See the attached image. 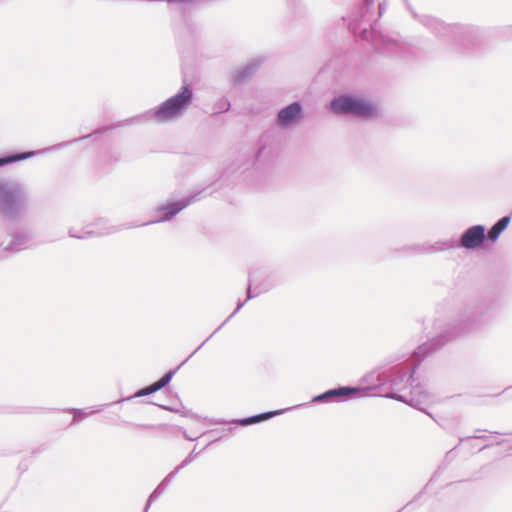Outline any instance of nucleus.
<instances>
[{"instance_id":"1","label":"nucleus","mask_w":512,"mask_h":512,"mask_svg":"<svg viewBox=\"0 0 512 512\" xmlns=\"http://www.w3.org/2000/svg\"><path fill=\"white\" fill-rule=\"evenodd\" d=\"M507 295L506 284L495 282L480 296L470 299L456 319L444 325L436 322L435 327L439 331L415 348L409 364L400 363L385 370L386 391L380 393V397L406 403L432 417L422 406L428 401L429 393L415 376L416 370L425 358L448 343L490 326L504 308Z\"/></svg>"},{"instance_id":"8","label":"nucleus","mask_w":512,"mask_h":512,"mask_svg":"<svg viewBox=\"0 0 512 512\" xmlns=\"http://www.w3.org/2000/svg\"><path fill=\"white\" fill-rule=\"evenodd\" d=\"M387 379L385 378V370L382 372L372 371L365 375L358 388H362L363 398L368 396H380V393L386 391Z\"/></svg>"},{"instance_id":"12","label":"nucleus","mask_w":512,"mask_h":512,"mask_svg":"<svg viewBox=\"0 0 512 512\" xmlns=\"http://www.w3.org/2000/svg\"><path fill=\"white\" fill-rule=\"evenodd\" d=\"M172 375H173V372H168L166 373L160 380H158L157 382L139 390L135 396L137 397H141V396H146V395H149V394H152L160 389H162L164 386H166L172 379Z\"/></svg>"},{"instance_id":"16","label":"nucleus","mask_w":512,"mask_h":512,"mask_svg":"<svg viewBox=\"0 0 512 512\" xmlns=\"http://www.w3.org/2000/svg\"><path fill=\"white\" fill-rule=\"evenodd\" d=\"M274 414H275L274 412H268V413L259 414V415L253 416V417L245 418V419L241 420L240 423L242 425H250V424H253V423H258L260 421L269 419Z\"/></svg>"},{"instance_id":"24","label":"nucleus","mask_w":512,"mask_h":512,"mask_svg":"<svg viewBox=\"0 0 512 512\" xmlns=\"http://www.w3.org/2000/svg\"><path fill=\"white\" fill-rule=\"evenodd\" d=\"M505 440H499L496 442L497 445H501Z\"/></svg>"},{"instance_id":"6","label":"nucleus","mask_w":512,"mask_h":512,"mask_svg":"<svg viewBox=\"0 0 512 512\" xmlns=\"http://www.w3.org/2000/svg\"><path fill=\"white\" fill-rule=\"evenodd\" d=\"M487 244L486 227L482 224H476L465 229L460 238L455 240L456 249L464 248L469 251H476Z\"/></svg>"},{"instance_id":"7","label":"nucleus","mask_w":512,"mask_h":512,"mask_svg":"<svg viewBox=\"0 0 512 512\" xmlns=\"http://www.w3.org/2000/svg\"><path fill=\"white\" fill-rule=\"evenodd\" d=\"M362 388L354 385H338L322 392V403H344L363 398Z\"/></svg>"},{"instance_id":"5","label":"nucleus","mask_w":512,"mask_h":512,"mask_svg":"<svg viewBox=\"0 0 512 512\" xmlns=\"http://www.w3.org/2000/svg\"><path fill=\"white\" fill-rule=\"evenodd\" d=\"M193 94L189 87L185 86L177 95L167 99L155 112L154 118L158 122L171 120L187 107L192 100Z\"/></svg>"},{"instance_id":"15","label":"nucleus","mask_w":512,"mask_h":512,"mask_svg":"<svg viewBox=\"0 0 512 512\" xmlns=\"http://www.w3.org/2000/svg\"><path fill=\"white\" fill-rule=\"evenodd\" d=\"M33 155H34V152H25V153H19V154H15L12 156L0 158V166H2L4 164L15 162V161L24 160Z\"/></svg>"},{"instance_id":"25","label":"nucleus","mask_w":512,"mask_h":512,"mask_svg":"<svg viewBox=\"0 0 512 512\" xmlns=\"http://www.w3.org/2000/svg\"><path fill=\"white\" fill-rule=\"evenodd\" d=\"M319 399H320V396H316V397H314V401H317V400H319Z\"/></svg>"},{"instance_id":"22","label":"nucleus","mask_w":512,"mask_h":512,"mask_svg":"<svg viewBox=\"0 0 512 512\" xmlns=\"http://www.w3.org/2000/svg\"><path fill=\"white\" fill-rule=\"evenodd\" d=\"M491 446H492V444H486V445H484L483 447H481V448L479 449V451H483V450H485V449H487V448H489V447H491Z\"/></svg>"},{"instance_id":"18","label":"nucleus","mask_w":512,"mask_h":512,"mask_svg":"<svg viewBox=\"0 0 512 512\" xmlns=\"http://www.w3.org/2000/svg\"><path fill=\"white\" fill-rule=\"evenodd\" d=\"M497 396L505 397L506 399H512V385L504 389Z\"/></svg>"},{"instance_id":"9","label":"nucleus","mask_w":512,"mask_h":512,"mask_svg":"<svg viewBox=\"0 0 512 512\" xmlns=\"http://www.w3.org/2000/svg\"><path fill=\"white\" fill-rule=\"evenodd\" d=\"M302 116V109L298 103H292L278 113V122L283 126L295 124Z\"/></svg>"},{"instance_id":"3","label":"nucleus","mask_w":512,"mask_h":512,"mask_svg":"<svg viewBox=\"0 0 512 512\" xmlns=\"http://www.w3.org/2000/svg\"><path fill=\"white\" fill-rule=\"evenodd\" d=\"M408 9L413 17L430 30L436 37L444 38L458 47L461 53H470L484 39L483 31L470 24H445L441 20L429 16L417 14L409 5Z\"/></svg>"},{"instance_id":"11","label":"nucleus","mask_w":512,"mask_h":512,"mask_svg":"<svg viewBox=\"0 0 512 512\" xmlns=\"http://www.w3.org/2000/svg\"><path fill=\"white\" fill-rule=\"evenodd\" d=\"M452 249H456L455 239L453 238L436 241L434 243H425L426 255Z\"/></svg>"},{"instance_id":"14","label":"nucleus","mask_w":512,"mask_h":512,"mask_svg":"<svg viewBox=\"0 0 512 512\" xmlns=\"http://www.w3.org/2000/svg\"><path fill=\"white\" fill-rule=\"evenodd\" d=\"M16 198V191L10 190L6 186L0 184V202L9 204L13 203L16 200Z\"/></svg>"},{"instance_id":"21","label":"nucleus","mask_w":512,"mask_h":512,"mask_svg":"<svg viewBox=\"0 0 512 512\" xmlns=\"http://www.w3.org/2000/svg\"><path fill=\"white\" fill-rule=\"evenodd\" d=\"M454 449H456V447H454L453 449L449 450L447 453H446V458H452V453L454 451Z\"/></svg>"},{"instance_id":"23","label":"nucleus","mask_w":512,"mask_h":512,"mask_svg":"<svg viewBox=\"0 0 512 512\" xmlns=\"http://www.w3.org/2000/svg\"><path fill=\"white\" fill-rule=\"evenodd\" d=\"M477 431H482L481 429H477ZM485 432H489V433H493V434H501L500 432L498 431H489V430H484Z\"/></svg>"},{"instance_id":"20","label":"nucleus","mask_w":512,"mask_h":512,"mask_svg":"<svg viewBox=\"0 0 512 512\" xmlns=\"http://www.w3.org/2000/svg\"><path fill=\"white\" fill-rule=\"evenodd\" d=\"M504 34L512 39V26L505 27Z\"/></svg>"},{"instance_id":"19","label":"nucleus","mask_w":512,"mask_h":512,"mask_svg":"<svg viewBox=\"0 0 512 512\" xmlns=\"http://www.w3.org/2000/svg\"><path fill=\"white\" fill-rule=\"evenodd\" d=\"M468 439H488V436L486 435H473V436H467V437H460L459 441L460 443L465 442Z\"/></svg>"},{"instance_id":"2","label":"nucleus","mask_w":512,"mask_h":512,"mask_svg":"<svg viewBox=\"0 0 512 512\" xmlns=\"http://www.w3.org/2000/svg\"><path fill=\"white\" fill-rule=\"evenodd\" d=\"M375 0H363L343 21L357 41H367L373 49L390 57H404L405 49L395 40L384 35L378 29V21L383 13V4H378L374 11Z\"/></svg>"},{"instance_id":"17","label":"nucleus","mask_w":512,"mask_h":512,"mask_svg":"<svg viewBox=\"0 0 512 512\" xmlns=\"http://www.w3.org/2000/svg\"><path fill=\"white\" fill-rule=\"evenodd\" d=\"M185 206H186V204H183V203H174V204L169 205L166 208L167 214L164 219H169V218L173 217L179 211H181Z\"/></svg>"},{"instance_id":"13","label":"nucleus","mask_w":512,"mask_h":512,"mask_svg":"<svg viewBox=\"0 0 512 512\" xmlns=\"http://www.w3.org/2000/svg\"><path fill=\"white\" fill-rule=\"evenodd\" d=\"M397 251L405 253L406 255H410V256L426 255L425 243L406 245V246H403L402 248L398 249Z\"/></svg>"},{"instance_id":"4","label":"nucleus","mask_w":512,"mask_h":512,"mask_svg":"<svg viewBox=\"0 0 512 512\" xmlns=\"http://www.w3.org/2000/svg\"><path fill=\"white\" fill-rule=\"evenodd\" d=\"M330 109L336 115L351 116L362 121H373L381 116L377 103L351 93L334 97Z\"/></svg>"},{"instance_id":"10","label":"nucleus","mask_w":512,"mask_h":512,"mask_svg":"<svg viewBox=\"0 0 512 512\" xmlns=\"http://www.w3.org/2000/svg\"><path fill=\"white\" fill-rule=\"evenodd\" d=\"M511 217L505 215L498 219L486 232L487 244H494L500 235L507 229L510 224Z\"/></svg>"}]
</instances>
